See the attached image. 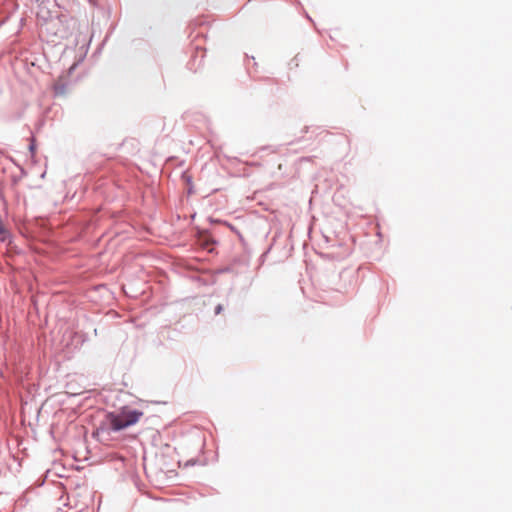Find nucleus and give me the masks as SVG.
Listing matches in <instances>:
<instances>
[{"mask_svg": "<svg viewBox=\"0 0 512 512\" xmlns=\"http://www.w3.org/2000/svg\"><path fill=\"white\" fill-rule=\"evenodd\" d=\"M222 309H223L222 305H221V304H219V305L216 307V309H215V313H216V314L221 313Z\"/></svg>", "mask_w": 512, "mask_h": 512, "instance_id": "nucleus-2", "label": "nucleus"}, {"mask_svg": "<svg viewBox=\"0 0 512 512\" xmlns=\"http://www.w3.org/2000/svg\"><path fill=\"white\" fill-rule=\"evenodd\" d=\"M142 416V411L125 406L116 412L109 413L107 421L112 430L119 431L136 424Z\"/></svg>", "mask_w": 512, "mask_h": 512, "instance_id": "nucleus-1", "label": "nucleus"}]
</instances>
